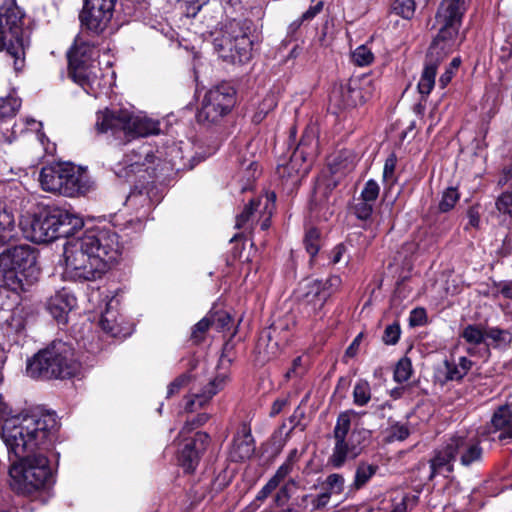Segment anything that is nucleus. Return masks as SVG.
<instances>
[{
    "mask_svg": "<svg viewBox=\"0 0 512 512\" xmlns=\"http://www.w3.org/2000/svg\"><path fill=\"white\" fill-rule=\"evenodd\" d=\"M57 431L54 413L16 415L3 423L1 438L12 461L37 451H48Z\"/></svg>",
    "mask_w": 512,
    "mask_h": 512,
    "instance_id": "obj_1",
    "label": "nucleus"
},
{
    "mask_svg": "<svg viewBox=\"0 0 512 512\" xmlns=\"http://www.w3.org/2000/svg\"><path fill=\"white\" fill-rule=\"evenodd\" d=\"M79 369L72 345L54 340L28 360L26 373L34 379H66L75 376Z\"/></svg>",
    "mask_w": 512,
    "mask_h": 512,
    "instance_id": "obj_2",
    "label": "nucleus"
},
{
    "mask_svg": "<svg viewBox=\"0 0 512 512\" xmlns=\"http://www.w3.org/2000/svg\"><path fill=\"white\" fill-rule=\"evenodd\" d=\"M481 435L469 431H458L449 437L444 444L435 451L429 461L430 479L442 472L451 473L454 470V462L460 461L464 467H469L482 460L483 448L481 447Z\"/></svg>",
    "mask_w": 512,
    "mask_h": 512,
    "instance_id": "obj_3",
    "label": "nucleus"
},
{
    "mask_svg": "<svg viewBox=\"0 0 512 512\" xmlns=\"http://www.w3.org/2000/svg\"><path fill=\"white\" fill-rule=\"evenodd\" d=\"M37 255L29 245H17L0 254V275L3 286L21 293L32 286L39 277Z\"/></svg>",
    "mask_w": 512,
    "mask_h": 512,
    "instance_id": "obj_4",
    "label": "nucleus"
},
{
    "mask_svg": "<svg viewBox=\"0 0 512 512\" xmlns=\"http://www.w3.org/2000/svg\"><path fill=\"white\" fill-rule=\"evenodd\" d=\"M25 237L35 243L51 242L60 237L69 238L82 228L83 220L77 214L59 207L35 214L21 222Z\"/></svg>",
    "mask_w": 512,
    "mask_h": 512,
    "instance_id": "obj_5",
    "label": "nucleus"
},
{
    "mask_svg": "<svg viewBox=\"0 0 512 512\" xmlns=\"http://www.w3.org/2000/svg\"><path fill=\"white\" fill-rule=\"evenodd\" d=\"M11 462L10 486L18 494L30 496L50 487L54 482L46 451H37Z\"/></svg>",
    "mask_w": 512,
    "mask_h": 512,
    "instance_id": "obj_6",
    "label": "nucleus"
},
{
    "mask_svg": "<svg viewBox=\"0 0 512 512\" xmlns=\"http://www.w3.org/2000/svg\"><path fill=\"white\" fill-rule=\"evenodd\" d=\"M159 121L143 114H135L125 109L99 111L96 116L95 129L98 133H108L122 141L128 142L136 137H146L160 132Z\"/></svg>",
    "mask_w": 512,
    "mask_h": 512,
    "instance_id": "obj_7",
    "label": "nucleus"
},
{
    "mask_svg": "<svg viewBox=\"0 0 512 512\" xmlns=\"http://www.w3.org/2000/svg\"><path fill=\"white\" fill-rule=\"evenodd\" d=\"M86 37L87 34L81 31L68 52L70 75L87 94L97 97L102 89L101 69L97 63L98 42H91Z\"/></svg>",
    "mask_w": 512,
    "mask_h": 512,
    "instance_id": "obj_8",
    "label": "nucleus"
},
{
    "mask_svg": "<svg viewBox=\"0 0 512 512\" xmlns=\"http://www.w3.org/2000/svg\"><path fill=\"white\" fill-rule=\"evenodd\" d=\"M352 414V410L341 412L333 429V448L328 464L336 469L357 458L370 442V430L358 426L351 429Z\"/></svg>",
    "mask_w": 512,
    "mask_h": 512,
    "instance_id": "obj_9",
    "label": "nucleus"
},
{
    "mask_svg": "<svg viewBox=\"0 0 512 512\" xmlns=\"http://www.w3.org/2000/svg\"><path fill=\"white\" fill-rule=\"evenodd\" d=\"M252 22L244 18L227 19L213 39L214 50L220 58L232 64H243L252 56L249 37Z\"/></svg>",
    "mask_w": 512,
    "mask_h": 512,
    "instance_id": "obj_10",
    "label": "nucleus"
},
{
    "mask_svg": "<svg viewBox=\"0 0 512 512\" xmlns=\"http://www.w3.org/2000/svg\"><path fill=\"white\" fill-rule=\"evenodd\" d=\"M64 271L66 279L75 282L95 281L106 272L99 256H94L80 237L69 238L63 247Z\"/></svg>",
    "mask_w": 512,
    "mask_h": 512,
    "instance_id": "obj_11",
    "label": "nucleus"
},
{
    "mask_svg": "<svg viewBox=\"0 0 512 512\" xmlns=\"http://www.w3.org/2000/svg\"><path fill=\"white\" fill-rule=\"evenodd\" d=\"M24 14L16 5L0 7V51H6L16 72L25 65Z\"/></svg>",
    "mask_w": 512,
    "mask_h": 512,
    "instance_id": "obj_12",
    "label": "nucleus"
},
{
    "mask_svg": "<svg viewBox=\"0 0 512 512\" xmlns=\"http://www.w3.org/2000/svg\"><path fill=\"white\" fill-rule=\"evenodd\" d=\"M39 181L43 190L67 197L84 195L91 188L89 177L84 172L63 163L43 167Z\"/></svg>",
    "mask_w": 512,
    "mask_h": 512,
    "instance_id": "obj_13",
    "label": "nucleus"
},
{
    "mask_svg": "<svg viewBox=\"0 0 512 512\" xmlns=\"http://www.w3.org/2000/svg\"><path fill=\"white\" fill-rule=\"evenodd\" d=\"M467 10L465 0H442L435 15V25L438 33L432 44L441 47L444 53L452 47V41L457 36L462 19Z\"/></svg>",
    "mask_w": 512,
    "mask_h": 512,
    "instance_id": "obj_14",
    "label": "nucleus"
},
{
    "mask_svg": "<svg viewBox=\"0 0 512 512\" xmlns=\"http://www.w3.org/2000/svg\"><path fill=\"white\" fill-rule=\"evenodd\" d=\"M116 0H83L79 13L81 31L90 37H102L110 26Z\"/></svg>",
    "mask_w": 512,
    "mask_h": 512,
    "instance_id": "obj_15",
    "label": "nucleus"
},
{
    "mask_svg": "<svg viewBox=\"0 0 512 512\" xmlns=\"http://www.w3.org/2000/svg\"><path fill=\"white\" fill-rule=\"evenodd\" d=\"M80 239L85 243L90 253L99 256V260L105 265V271L110 264L116 262L122 252V244L118 234L108 228L91 229L84 232Z\"/></svg>",
    "mask_w": 512,
    "mask_h": 512,
    "instance_id": "obj_16",
    "label": "nucleus"
},
{
    "mask_svg": "<svg viewBox=\"0 0 512 512\" xmlns=\"http://www.w3.org/2000/svg\"><path fill=\"white\" fill-rule=\"evenodd\" d=\"M235 91L228 85L210 89L204 96L202 106L197 113L199 123L212 124L226 115L234 105Z\"/></svg>",
    "mask_w": 512,
    "mask_h": 512,
    "instance_id": "obj_17",
    "label": "nucleus"
},
{
    "mask_svg": "<svg viewBox=\"0 0 512 512\" xmlns=\"http://www.w3.org/2000/svg\"><path fill=\"white\" fill-rule=\"evenodd\" d=\"M155 155L148 148L141 151H133L125 155L123 160L116 164L114 172L117 177L128 180L132 175L139 172H146L149 175H155V169L151 164L155 161Z\"/></svg>",
    "mask_w": 512,
    "mask_h": 512,
    "instance_id": "obj_18",
    "label": "nucleus"
},
{
    "mask_svg": "<svg viewBox=\"0 0 512 512\" xmlns=\"http://www.w3.org/2000/svg\"><path fill=\"white\" fill-rule=\"evenodd\" d=\"M481 437H488L491 441H506L512 439V411L507 406L499 407L493 414L491 421L479 430Z\"/></svg>",
    "mask_w": 512,
    "mask_h": 512,
    "instance_id": "obj_19",
    "label": "nucleus"
},
{
    "mask_svg": "<svg viewBox=\"0 0 512 512\" xmlns=\"http://www.w3.org/2000/svg\"><path fill=\"white\" fill-rule=\"evenodd\" d=\"M447 53L441 50L440 46L431 44L427 56L424 69L418 82V90L422 95H429L435 86V78L440 61Z\"/></svg>",
    "mask_w": 512,
    "mask_h": 512,
    "instance_id": "obj_20",
    "label": "nucleus"
},
{
    "mask_svg": "<svg viewBox=\"0 0 512 512\" xmlns=\"http://www.w3.org/2000/svg\"><path fill=\"white\" fill-rule=\"evenodd\" d=\"M209 436L203 432H197L194 438L187 440L181 449L179 462L186 472H193L200 459V454L206 449Z\"/></svg>",
    "mask_w": 512,
    "mask_h": 512,
    "instance_id": "obj_21",
    "label": "nucleus"
},
{
    "mask_svg": "<svg viewBox=\"0 0 512 512\" xmlns=\"http://www.w3.org/2000/svg\"><path fill=\"white\" fill-rule=\"evenodd\" d=\"M310 169V163L303 160L300 153H292L290 157L281 158L276 167V174L285 181L296 184L300 177L305 176Z\"/></svg>",
    "mask_w": 512,
    "mask_h": 512,
    "instance_id": "obj_22",
    "label": "nucleus"
},
{
    "mask_svg": "<svg viewBox=\"0 0 512 512\" xmlns=\"http://www.w3.org/2000/svg\"><path fill=\"white\" fill-rule=\"evenodd\" d=\"M254 452L255 442L251 434V428L246 423H242L233 439L229 457L233 462H242L250 459Z\"/></svg>",
    "mask_w": 512,
    "mask_h": 512,
    "instance_id": "obj_23",
    "label": "nucleus"
},
{
    "mask_svg": "<svg viewBox=\"0 0 512 512\" xmlns=\"http://www.w3.org/2000/svg\"><path fill=\"white\" fill-rule=\"evenodd\" d=\"M329 298V291H326L323 282L313 280L305 284L301 294V305L308 314H317Z\"/></svg>",
    "mask_w": 512,
    "mask_h": 512,
    "instance_id": "obj_24",
    "label": "nucleus"
},
{
    "mask_svg": "<svg viewBox=\"0 0 512 512\" xmlns=\"http://www.w3.org/2000/svg\"><path fill=\"white\" fill-rule=\"evenodd\" d=\"M77 305L76 297L63 288L51 296L47 302V310L59 323H66L69 312Z\"/></svg>",
    "mask_w": 512,
    "mask_h": 512,
    "instance_id": "obj_25",
    "label": "nucleus"
},
{
    "mask_svg": "<svg viewBox=\"0 0 512 512\" xmlns=\"http://www.w3.org/2000/svg\"><path fill=\"white\" fill-rule=\"evenodd\" d=\"M473 362L461 356L458 360H445L443 367L438 370L437 377L442 383L461 380L472 368Z\"/></svg>",
    "mask_w": 512,
    "mask_h": 512,
    "instance_id": "obj_26",
    "label": "nucleus"
},
{
    "mask_svg": "<svg viewBox=\"0 0 512 512\" xmlns=\"http://www.w3.org/2000/svg\"><path fill=\"white\" fill-rule=\"evenodd\" d=\"M331 98H341L340 105L344 108L354 107L365 102L358 80H350L348 83L334 89Z\"/></svg>",
    "mask_w": 512,
    "mask_h": 512,
    "instance_id": "obj_27",
    "label": "nucleus"
},
{
    "mask_svg": "<svg viewBox=\"0 0 512 512\" xmlns=\"http://www.w3.org/2000/svg\"><path fill=\"white\" fill-rule=\"evenodd\" d=\"M512 343V333L499 327H486V346L494 349H507Z\"/></svg>",
    "mask_w": 512,
    "mask_h": 512,
    "instance_id": "obj_28",
    "label": "nucleus"
},
{
    "mask_svg": "<svg viewBox=\"0 0 512 512\" xmlns=\"http://www.w3.org/2000/svg\"><path fill=\"white\" fill-rule=\"evenodd\" d=\"M17 236L15 218L11 211L0 208V246H3Z\"/></svg>",
    "mask_w": 512,
    "mask_h": 512,
    "instance_id": "obj_29",
    "label": "nucleus"
},
{
    "mask_svg": "<svg viewBox=\"0 0 512 512\" xmlns=\"http://www.w3.org/2000/svg\"><path fill=\"white\" fill-rule=\"evenodd\" d=\"M317 148L318 141L314 132L306 130L293 153H300V155L303 156L304 161L311 163L312 159L317 154Z\"/></svg>",
    "mask_w": 512,
    "mask_h": 512,
    "instance_id": "obj_30",
    "label": "nucleus"
},
{
    "mask_svg": "<svg viewBox=\"0 0 512 512\" xmlns=\"http://www.w3.org/2000/svg\"><path fill=\"white\" fill-rule=\"evenodd\" d=\"M223 384L224 379L211 381L201 394H195L194 398L187 402L186 409L193 411L196 405L202 407L223 387Z\"/></svg>",
    "mask_w": 512,
    "mask_h": 512,
    "instance_id": "obj_31",
    "label": "nucleus"
},
{
    "mask_svg": "<svg viewBox=\"0 0 512 512\" xmlns=\"http://www.w3.org/2000/svg\"><path fill=\"white\" fill-rule=\"evenodd\" d=\"M377 470V465L369 464L367 462H360L356 467L351 489L359 490L363 488L376 474Z\"/></svg>",
    "mask_w": 512,
    "mask_h": 512,
    "instance_id": "obj_32",
    "label": "nucleus"
},
{
    "mask_svg": "<svg viewBox=\"0 0 512 512\" xmlns=\"http://www.w3.org/2000/svg\"><path fill=\"white\" fill-rule=\"evenodd\" d=\"M384 435L386 443L402 442L409 437L410 428L407 423L389 420V426L385 429Z\"/></svg>",
    "mask_w": 512,
    "mask_h": 512,
    "instance_id": "obj_33",
    "label": "nucleus"
},
{
    "mask_svg": "<svg viewBox=\"0 0 512 512\" xmlns=\"http://www.w3.org/2000/svg\"><path fill=\"white\" fill-rule=\"evenodd\" d=\"M461 337L471 345H480L486 342V328L477 324H469L463 328Z\"/></svg>",
    "mask_w": 512,
    "mask_h": 512,
    "instance_id": "obj_34",
    "label": "nucleus"
},
{
    "mask_svg": "<svg viewBox=\"0 0 512 512\" xmlns=\"http://www.w3.org/2000/svg\"><path fill=\"white\" fill-rule=\"evenodd\" d=\"M100 326L103 331L113 337H116L121 333L120 323L117 320V313L110 307H107L106 310L102 313Z\"/></svg>",
    "mask_w": 512,
    "mask_h": 512,
    "instance_id": "obj_35",
    "label": "nucleus"
},
{
    "mask_svg": "<svg viewBox=\"0 0 512 512\" xmlns=\"http://www.w3.org/2000/svg\"><path fill=\"white\" fill-rule=\"evenodd\" d=\"M372 393L368 381L364 379L358 380L353 387V403L356 406H366L371 400Z\"/></svg>",
    "mask_w": 512,
    "mask_h": 512,
    "instance_id": "obj_36",
    "label": "nucleus"
},
{
    "mask_svg": "<svg viewBox=\"0 0 512 512\" xmlns=\"http://www.w3.org/2000/svg\"><path fill=\"white\" fill-rule=\"evenodd\" d=\"M21 106V100L9 95L0 97V119L13 117Z\"/></svg>",
    "mask_w": 512,
    "mask_h": 512,
    "instance_id": "obj_37",
    "label": "nucleus"
},
{
    "mask_svg": "<svg viewBox=\"0 0 512 512\" xmlns=\"http://www.w3.org/2000/svg\"><path fill=\"white\" fill-rule=\"evenodd\" d=\"M415 10L416 3L414 0H394L392 4V11L406 20L414 17Z\"/></svg>",
    "mask_w": 512,
    "mask_h": 512,
    "instance_id": "obj_38",
    "label": "nucleus"
},
{
    "mask_svg": "<svg viewBox=\"0 0 512 512\" xmlns=\"http://www.w3.org/2000/svg\"><path fill=\"white\" fill-rule=\"evenodd\" d=\"M208 2L209 0H180L177 2V8L182 15L187 18H192L195 17Z\"/></svg>",
    "mask_w": 512,
    "mask_h": 512,
    "instance_id": "obj_39",
    "label": "nucleus"
},
{
    "mask_svg": "<svg viewBox=\"0 0 512 512\" xmlns=\"http://www.w3.org/2000/svg\"><path fill=\"white\" fill-rule=\"evenodd\" d=\"M460 199V194L454 187H448L443 191L441 200L438 205L440 212L446 213L454 208L455 204Z\"/></svg>",
    "mask_w": 512,
    "mask_h": 512,
    "instance_id": "obj_40",
    "label": "nucleus"
},
{
    "mask_svg": "<svg viewBox=\"0 0 512 512\" xmlns=\"http://www.w3.org/2000/svg\"><path fill=\"white\" fill-rule=\"evenodd\" d=\"M413 372L411 360L408 357L401 358L394 369L393 378L398 383L409 380Z\"/></svg>",
    "mask_w": 512,
    "mask_h": 512,
    "instance_id": "obj_41",
    "label": "nucleus"
},
{
    "mask_svg": "<svg viewBox=\"0 0 512 512\" xmlns=\"http://www.w3.org/2000/svg\"><path fill=\"white\" fill-rule=\"evenodd\" d=\"M351 59L355 65L364 67L373 62L374 55L367 46L360 45L352 52Z\"/></svg>",
    "mask_w": 512,
    "mask_h": 512,
    "instance_id": "obj_42",
    "label": "nucleus"
},
{
    "mask_svg": "<svg viewBox=\"0 0 512 512\" xmlns=\"http://www.w3.org/2000/svg\"><path fill=\"white\" fill-rule=\"evenodd\" d=\"M320 233L317 229L311 228L309 229L304 237V245L307 253L313 258L317 255L320 245H319Z\"/></svg>",
    "mask_w": 512,
    "mask_h": 512,
    "instance_id": "obj_43",
    "label": "nucleus"
},
{
    "mask_svg": "<svg viewBox=\"0 0 512 512\" xmlns=\"http://www.w3.org/2000/svg\"><path fill=\"white\" fill-rule=\"evenodd\" d=\"M260 202V199L250 200L249 203L244 207L243 211L239 215H237L235 223V227L237 229L243 228L249 222L254 211L260 205Z\"/></svg>",
    "mask_w": 512,
    "mask_h": 512,
    "instance_id": "obj_44",
    "label": "nucleus"
},
{
    "mask_svg": "<svg viewBox=\"0 0 512 512\" xmlns=\"http://www.w3.org/2000/svg\"><path fill=\"white\" fill-rule=\"evenodd\" d=\"M345 479L341 474L332 473L326 477L325 489L331 494H341L344 490Z\"/></svg>",
    "mask_w": 512,
    "mask_h": 512,
    "instance_id": "obj_45",
    "label": "nucleus"
},
{
    "mask_svg": "<svg viewBox=\"0 0 512 512\" xmlns=\"http://www.w3.org/2000/svg\"><path fill=\"white\" fill-rule=\"evenodd\" d=\"M8 327L15 333H20L25 329L26 318L22 309H15L12 311L9 319H7Z\"/></svg>",
    "mask_w": 512,
    "mask_h": 512,
    "instance_id": "obj_46",
    "label": "nucleus"
},
{
    "mask_svg": "<svg viewBox=\"0 0 512 512\" xmlns=\"http://www.w3.org/2000/svg\"><path fill=\"white\" fill-rule=\"evenodd\" d=\"M495 206L499 213L508 215L512 218V192L505 191L501 193L496 198Z\"/></svg>",
    "mask_w": 512,
    "mask_h": 512,
    "instance_id": "obj_47",
    "label": "nucleus"
},
{
    "mask_svg": "<svg viewBox=\"0 0 512 512\" xmlns=\"http://www.w3.org/2000/svg\"><path fill=\"white\" fill-rule=\"evenodd\" d=\"M379 192L380 187L378 183L375 180L370 179L365 183L364 188L361 191L360 199L374 204L379 196Z\"/></svg>",
    "mask_w": 512,
    "mask_h": 512,
    "instance_id": "obj_48",
    "label": "nucleus"
},
{
    "mask_svg": "<svg viewBox=\"0 0 512 512\" xmlns=\"http://www.w3.org/2000/svg\"><path fill=\"white\" fill-rule=\"evenodd\" d=\"M397 164V156L395 153H391L385 160L383 168V180L384 182L393 184L396 182L395 169Z\"/></svg>",
    "mask_w": 512,
    "mask_h": 512,
    "instance_id": "obj_49",
    "label": "nucleus"
},
{
    "mask_svg": "<svg viewBox=\"0 0 512 512\" xmlns=\"http://www.w3.org/2000/svg\"><path fill=\"white\" fill-rule=\"evenodd\" d=\"M336 186V182L332 179L327 180H319L316 184L314 195L316 200L322 202L323 199L328 198V194L332 191V189Z\"/></svg>",
    "mask_w": 512,
    "mask_h": 512,
    "instance_id": "obj_50",
    "label": "nucleus"
},
{
    "mask_svg": "<svg viewBox=\"0 0 512 512\" xmlns=\"http://www.w3.org/2000/svg\"><path fill=\"white\" fill-rule=\"evenodd\" d=\"M373 206L374 204L359 198L353 207V211L358 219L367 220L372 215Z\"/></svg>",
    "mask_w": 512,
    "mask_h": 512,
    "instance_id": "obj_51",
    "label": "nucleus"
},
{
    "mask_svg": "<svg viewBox=\"0 0 512 512\" xmlns=\"http://www.w3.org/2000/svg\"><path fill=\"white\" fill-rule=\"evenodd\" d=\"M498 58L501 70L509 72L512 69V44L502 46Z\"/></svg>",
    "mask_w": 512,
    "mask_h": 512,
    "instance_id": "obj_52",
    "label": "nucleus"
},
{
    "mask_svg": "<svg viewBox=\"0 0 512 512\" xmlns=\"http://www.w3.org/2000/svg\"><path fill=\"white\" fill-rule=\"evenodd\" d=\"M400 326L397 323L388 325L383 334V342L387 345H395L400 338Z\"/></svg>",
    "mask_w": 512,
    "mask_h": 512,
    "instance_id": "obj_53",
    "label": "nucleus"
},
{
    "mask_svg": "<svg viewBox=\"0 0 512 512\" xmlns=\"http://www.w3.org/2000/svg\"><path fill=\"white\" fill-rule=\"evenodd\" d=\"M210 325H212L211 319L208 317H204L199 322H197L192 330L191 337L196 342H199L203 339V335L209 329Z\"/></svg>",
    "mask_w": 512,
    "mask_h": 512,
    "instance_id": "obj_54",
    "label": "nucleus"
},
{
    "mask_svg": "<svg viewBox=\"0 0 512 512\" xmlns=\"http://www.w3.org/2000/svg\"><path fill=\"white\" fill-rule=\"evenodd\" d=\"M190 381V376L187 374H182L177 377L174 381H172L167 390V398L172 397L177 394L183 387H185Z\"/></svg>",
    "mask_w": 512,
    "mask_h": 512,
    "instance_id": "obj_55",
    "label": "nucleus"
},
{
    "mask_svg": "<svg viewBox=\"0 0 512 512\" xmlns=\"http://www.w3.org/2000/svg\"><path fill=\"white\" fill-rule=\"evenodd\" d=\"M232 319L227 312H217L211 319L212 325L217 330H223L229 327Z\"/></svg>",
    "mask_w": 512,
    "mask_h": 512,
    "instance_id": "obj_56",
    "label": "nucleus"
},
{
    "mask_svg": "<svg viewBox=\"0 0 512 512\" xmlns=\"http://www.w3.org/2000/svg\"><path fill=\"white\" fill-rule=\"evenodd\" d=\"M293 468L294 466L284 461L270 479L279 486V484L293 471Z\"/></svg>",
    "mask_w": 512,
    "mask_h": 512,
    "instance_id": "obj_57",
    "label": "nucleus"
},
{
    "mask_svg": "<svg viewBox=\"0 0 512 512\" xmlns=\"http://www.w3.org/2000/svg\"><path fill=\"white\" fill-rule=\"evenodd\" d=\"M304 369L302 368V358L300 356L296 357L292 362V367L285 373V378L287 380L302 375Z\"/></svg>",
    "mask_w": 512,
    "mask_h": 512,
    "instance_id": "obj_58",
    "label": "nucleus"
},
{
    "mask_svg": "<svg viewBox=\"0 0 512 512\" xmlns=\"http://www.w3.org/2000/svg\"><path fill=\"white\" fill-rule=\"evenodd\" d=\"M342 284V280L339 276H331L325 282H323L324 289L329 291V297L337 292Z\"/></svg>",
    "mask_w": 512,
    "mask_h": 512,
    "instance_id": "obj_59",
    "label": "nucleus"
},
{
    "mask_svg": "<svg viewBox=\"0 0 512 512\" xmlns=\"http://www.w3.org/2000/svg\"><path fill=\"white\" fill-rule=\"evenodd\" d=\"M467 217H468V224L465 227V229H468L469 227L472 228H479L480 225V214L478 212V209L476 207H470L467 211Z\"/></svg>",
    "mask_w": 512,
    "mask_h": 512,
    "instance_id": "obj_60",
    "label": "nucleus"
},
{
    "mask_svg": "<svg viewBox=\"0 0 512 512\" xmlns=\"http://www.w3.org/2000/svg\"><path fill=\"white\" fill-rule=\"evenodd\" d=\"M277 487L278 485L269 479L268 482L258 492L256 499L260 501L265 500Z\"/></svg>",
    "mask_w": 512,
    "mask_h": 512,
    "instance_id": "obj_61",
    "label": "nucleus"
},
{
    "mask_svg": "<svg viewBox=\"0 0 512 512\" xmlns=\"http://www.w3.org/2000/svg\"><path fill=\"white\" fill-rule=\"evenodd\" d=\"M331 495V492L327 491L318 494L312 501L314 509H321L325 507L329 503Z\"/></svg>",
    "mask_w": 512,
    "mask_h": 512,
    "instance_id": "obj_62",
    "label": "nucleus"
},
{
    "mask_svg": "<svg viewBox=\"0 0 512 512\" xmlns=\"http://www.w3.org/2000/svg\"><path fill=\"white\" fill-rule=\"evenodd\" d=\"M426 318V312L422 308L414 309L410 315V324L413 326L422 325Z\"/></svg>",
    "mask_w": 512,
    "mask_h": 512,
    "instance_id": "obj_63",
    "label": "nucleus"
},
{
    "mask_svg": "<svg viewBox=\"0 0 512 512\" xmlns=\"http://www.w3.org/2000/svg\"><path fill=\"white\" fill-rule=\"evenodd\" d=\"M290 499V493L287 485L282 486L276 493L274 502L277 506H283Z\"/></svg>",
    "mask_w": 512,
    "mask_h": 512,
    "instance_id": "obj_64",
    "label": "nucleus"
}]
</instances>
